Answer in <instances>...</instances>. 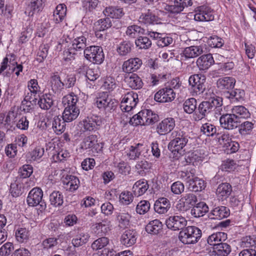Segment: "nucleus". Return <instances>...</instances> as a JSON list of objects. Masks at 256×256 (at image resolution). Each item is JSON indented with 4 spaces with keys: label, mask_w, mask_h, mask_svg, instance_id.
I'll list each match as a JSON object with an SVG mask.
<instances>
[{
    "label": "nucleus",
    "mask_w": 256,
    "mask_h": 256,
    "mask_svg": "<svg viewBox=\"0 0 256 256\" xmlns=\"http://www.w3.org/2000/svg\"><path fill=\"white\" fill-rule=\"evenodd\" d=\"M222 98L214 94L199 104L197 109L199 114L194 118V120H200L213 114L217 118L222 114Z\"/></svg>",
    "instance_id": "obj_1"
},
{
    "label": "nucleus",
    "mask_w": 256,
    "mask_h": 256,
    "mask_svg": "<svg viewBox=\"0 0 256 256\" xmlns=\"http://www.w3.org/2000/svg\"><path fill=\"white\" fill-rule=\"evenodd\" d=\"M78 98L74 92L64 96L62 102L65 106L62 118L66 122H72L76 119L80 114V110L76 106Z\"/></svg>",
    "instance_id": "obj_2"
},
{
    "label": "nucleus",
    "mask_w": 256,
    "mask_h": 256,
    "mask_svg": "<svg viewBox=\"0 0 256 256\" xmlns=\"http://www.w3.org/2000/svg\"><path fill=\"white\" fill-rule=\"evenodd\" d=\"M172 140L168 145V149L172 151L176 159L184 154L183 148L188 142V136L180 130H175L171 134Z\"/></svg>",
    "instance_id": "obj_3"
},
{
    "label": "nucleus",
    "mask_w": 256,
    "mask_h": 256,
    "mask_svg": "<svg viewBox=\"0 0 256 256\" xmlns=\"http://www.w3.org/2000/svg\"><path fill=\"white\" fill-rule=\"evenodd\" d=\"M202 236L200 229L194 226H188L180 231L178 238L184 244H196Z\"/></svg>",
    "instance_id": "obj_4"
},
{
    "label": "nucleus",
    "mask_w": 256,
    "mask_h": 256,
    "mask_svg": "<svg viewBox=\"0 0 256 256\" xmlns=\"http://www.w3.org/2000/svg\"><path fill=\"white\" fill-rule=\"evenodd\" d=\"M85 58L94 64H102L104 58V54L102 47L92 46L86 48L84 51Z\"/></svg>",
    "instance_id": "obj_5"
},
{
    "label": "nucleus",
    "mask_w": 256,
    "mask_h": 256,
    "mask_svg": "<svg viewBox=\"0 0 256 256\" xmlns=\"http://www.w3.org/2000/svg\"><path fill=\"white\" fill-rule=\"evenodd\" d=\"M95 103L99 109L107 112L114 110L118 105V102L108 96L107 92H100L96 98Z\"/></svg>",
    "instance_id": "obj_6"
},
{
    "label": "nucleus",
    "mask_w": 256,
    "mask_h": 256,
    "mask_svg": "<svg viewBox=\"0 0 256 256\" xmlns=\"http://www.w3.org/2000/svg\"><path fill=\"white\" fill-rule=\"evenodd\" d=\"M43 192L42 190L38 188H32L29 192L27 197V202L28 206H39L38 209L42 211L46 208V203L42 200Z\"/></svg>",
    "instance_id": "obj_7"
},
{
    "label": "nucleus",
    "mask_w": 256,
    "mask_h": 256,
    "mask_svg": "<svg viewBox=\"0 0 256 256\" xmlns=\"http://www.w3.org/2000/svg\"><path fill=\"white\" fill-rule=\"evenodd\" d=\"M206 76L202 74L192 75L188 78L189 85L196 95H200L205 90Z\"/></svg>",
    "instance_id": "obj_8"
},
{
    "label": "nucleus",
    "mask_w": 256,
    "mask_h": 256,
    "mask_svg": "<svg viewBox=\"0 0 256 256\" xmlns=\"http://www.w3.org/2000/svg\"><path fill=\"white\" fill-rule=\"evenodd\" d=\"M221 127L224 130H232L236 129L240 121L232 113L221 114L220 118Z\"/></svg>",
    "instance_id": "obj_9"
},
{
    "label": "nucleus",
    "mask_w": 256,
    "mask_h": 256,
    "mask_svg": "<svg viewBox=\"0 0 256 256\" xmlns=\"http://www.w3.org/2000/svg\"><path fill=\"white\" fill-rule=\"evenodd\" d=\"M166 224L172 230H182L186 226L187 220L181 216H172L166 219Z\"/></svg>",
    "instance_id": "obj_10"
},
{
    "label": "nucleus",
    "mask_w": 256,
    "mask_h": 256,
    "mask_svg": "<svg viewBox=\"0 0 256 256\" xmlns=\"http://www.w3.org/2000/svg\"><path fill=\"white\" fill-rule=\"evenodd\" d=\"M138 95L134 92H127L122 100L120 108L122 110L129 112L136 107L138 102Z\"/></svg>",
    "instance_id": "obj_11"
},
{
    "label": "nucleus",
    "mask_w": 256,
    "mask_h": 256,
    "mask_svg": "<svg viewBox=\"0 0 256 256\" xmlns=\"http://www.w3.org/2000/svg\"><path fill=\"white\" fill-rule=\"evenodd\" d=\"M194 20L198 22H208L214 20L212 10L207 6H202L196 8Z\"/></svg>",
    "instance_id": "obj_12"
},
{
    "label": "nucleus",
    "mask_w": 256,
    "mask_h": 256,
    "mask_svg": "<svg viewBox=\"0 0 256 256\" xmlns=\"http://www.w3.org/2000/svg\"><path fill=\"white\" fill-rule=\"evenodd\" d=\"M80 148L84 150H90L92 152H98L101 150L102 146L98 142L97 136L91 134L84 138L80 143Z\"/></svg>",
    "instance_id": "obj_13"
},
{
    "label": "nucleus",
    "mask_w": 256,
    "mask_h": 256,
    "mask_svg": "<svg viewBox=\"0 0 256 256\" xmlns=\"http://www.w3.org/2000/svg\"><path fill=\"white\" fill-rule=\"evenodd\" d=\"M176 94L172 88L166 87L160 89L154 96V100L160 102H167L172 101Z\"/></svg>",
    "instance_id": "obj_14"
},
{
    "label": "nucleus",
    "mask_w": 256,
    "mask_h": 256,
    "mask_svg": "<svg viewBox=\"0 0 256 256\" xmlns=\"http://www.w3.org/2000/svg\"><path fill=\"white\" fill-rule=\"evenodd\" d=\"M191 0H174L172 4H166L164 10L172 14H178L182 12L184 8L192 6Z\"/></svg>",
    "instance_id": "obj_15"
},
{
    "label": "nucleus",
    "mask_w": 256,
    "mask_h": 256,
    "mask_svg": "<svg viewBox=\"0 0 256 256\" xmlns=\"http://www.w3.org/2000/svg\"><path fill=\"white\" fill-rule=\"evenodd\" d=\"M175 126V120L174 118H166L158 124L156 131L158 134L164 135L170 132Z\"/></svg>",
    "instance_id": "obj_16"
},
{
    "label": "nucleus",
    "mask_w": 256,
    "mask_h": 256,
    "mask_svg": "<svg viewBox=\"0 0 256 256\" xmlns=\"http://www.w3.org/2000/svg\"><path fill=\"white\" fill-rule=\"evenodd\" d=\"M236 80L234 78L226 76L218 78L216 82L218 88L224 92H228L232 90L235 86Z\"/></svg>",
    "instance_id": "obj_17"
},
{
    "label": "nucleus",
    "mask_w": 256,
    "mask_h": 256,
    "mask_svg": "<svg viewBox=\"0 0 256 256\" xmlns=\"http://www.w3.org/2000/svg\"><path fill=\"white\" fill-rule=\"evenodd\" d=\"M142 60L138 58H131L125 61L122 64V70L128 73L133 74L142 66Z\"/></svg>",
    "instance_id": "obj_18"
},
{
    "label": "nucleus",
    "mask_w": 256,
    "mask_h": 256,
    "mask_svg": "<svg viewBox=\"0 0 256 256\" xmlns=\"http://www.w3.org/2000/svg\"><path fill=\"white\" fill-rule=\"evenodd\" d=\"M64 188L66 190L74 192L78 190L80 185L78 178L72 175L66 176L62 180Z\"/></svg>",
    "instance_id": "obj_19"
},
{
    "label": "nucleus",
    "mask_w": 256,
    "mask_h": 256,
    "mask_svg": "<svg viewBox=\"0 0 256 256\" xmlns=\"http://www.w3.org/2000/svg\"><path fill=\"white\" fill-rule=\"evenodd\" d=\"M214 62L212 54H206L201 56L196 60V65L200 70H206Z\"/></svg>",
    "instance_id": "obj_20"
},
{
    "label": "nucleus",
    "mask_w": 256,
    "mask_h": 256,
    "mask_svg": "<svg viewBox=\"0 0 256 256\" xmlns=\"http://www.w3.org/2000/svg\"><path fill=\"white\" fill-rule=\"evenodd\" d=\"M37 102L40 108L48 110L54 105V96L50 92L39 95V100Z\"/></svg>",
    "instance_id": "obj_21"
},
{
    "label": "nucleus",
    "mask_w": 256,
    "mask_h": 256,
    "mask_svg": "<svg viewBox=\"0 0 256 256\" xmlns=\"http://www.w3.org/2000/svg\"><path fill=\"white\" fill-rule=\"evenodd\" d=\"M232 192V186L228 182L220 184L216 191V194L220 200L224 201L226 200Z\"/></svg>",
    "instance_id": "obj_22"
},
{
    "label": "nucleus",
    "mask_w": 256,
    "mask_h": 256,
    "mask_svg": "<svg viewBox=\"0 0 256 256\" xmlns=\"http://www.w3.org/2000/svg\"><path fill=\"white\" fill-rule=\"evenodd\" d=\"M137 232L134 230H126L121 236L122 243L128 247L130 246L136 242Z\"/></svg>",
    "instance_id": "obj_23"
},
{
    "label": "nucleus",
    "mask_w": 256,
    "mask_h": 256,
    "mask_svg": "<svg viewBox=\"0 0 256 256\" xmlns=\"http://www.w3.org/2000/svg\"><path fill=\"white\" fill-rule=\"evenodd\" d=\"M230 212L228 208L224 206H218L213 208L208 217L210 219L221 220L230 216Z\"/></svg>",
    "instance_id": "obj_24"
},
{
    "label": "nucleus",
    "mask_w": 256,
    "mask_h": 256,
    "mask_svg": "<svg viewBox=\"0 0 256 256\" xmlns=\"http://www.w3.org/2000/svg\"><path fill=\"white\" fill-rule=\"evenodd\" d=\"M170 208V203L166 198H160L157 200L154 204V211L159 214H164L168 212Z\"/></svg>",
    "instance_id": "obj_25"
},
{
    "label": "nucleus",
    "mask_w": 256,
    "mask_h": 256,
    "mask_svg": "<svg viewBox=\"0 0 256 256\" xmlns=\"http://www.w3.org/2000/svg\"><path fill=\"white\" fill-rule=\"evenodd\" d=\"M102 123L100 118L94 116L83 120L82 124L85 130L92 131L97 130L98 126H101Z\"/></svg>",
    "instance_id": "obj_26"
},
{
    "label": "nucleus",
    "mask_w": 256,
    "mask_h": 256,
    "mask_svg": "<svg viewBox=\"0 0 256 256\" xmlns=\"http://www.w3.org/2000/svg\"><path fill=\"white\" fill-rule=\"evenodd\" d=\"M124 80L132 89H140L143 85L141 78L136 74H128L124 76Z\"/></svg>",
    "instance_id": "obj_27"
},
{
    "label": "nucleus",
    "mask_w": 256,
    "mask_h": 256,
    "mask_svg": "<svg viewBox=\"0 0 256 256\" xmlns=\"http://www.w3.org/2000/svg\"><path fill=\"white\" fill-rule=\"evenodd\" d=\"M148 110H142L137 114L134 115L130 120V124L133 126L142 125L148 126V122L146 121Z\"/></svg>",
    "instance_id": "obj_28"
},
{
    "label": "nucleus",
    "mask_w": 256,
    "mask_h": 256,
    "mask_svg": "<svg viewBox=\"0 0 256 256\" xmlns=\"http://www.w3.org/2000/svg\"><path fill=\"white\" fill-rule=\"evenodd\" d=\"M148 188L147 180L142 179L135 182L132 187V192L135 196L138 197L144 194Z\"/></svg>",
    "instance_id": "obj_29"
},
{
    "label": "nucleus",
    "mask_w": 256,
    "mask_h": 256,
    "mask_svg": "<svg viewBox=\"0 0 256 256\" xmlns=\"http://www.w3.org/2000/svg\"><path fill=\"white\" fill-rule=\"evenodd\" d=\"M232 251L231 246L227 243L220 242L213 248L214 256H228Z\"/></svg>",
    "instance_id": "obj_30"
},
{
    "label": "nucleus",
    "mask_w": 256,
    "mask_h": 256,
    "mask_svg": "<svg viewBox=\"0 0 256 256\" xmlns=\"http://www.w3.org/2000/svg\"><path fill=\"white\" fill-rule=\"evenodd\" d=\"M162 222L156 219L149 222L146 226V230L148 234H158L162 232Z\"/></svg>",
    "instance_id": "obj_31"
},
{
    "label": "nucleus",
    "mask_w": 256,
    "mask_h": 256,
    "mask_svg": "<svg viewBox=\"0 0 256 256\" xmlns=\"http://www.w3.org/2000/svg\"><path fill=\"white\" fill-rule=\"evenodd\" d=\"M232 114L240 120H244L250 117L248 110L242 106H236L232 109Z\"/></svg>",
    "instance_id": "obj_32"
},
{
    "label": "nucleus",
    "mask_w": 256,
    "mask_h": 256,
    "mask_svg": "<svg viewBox=\"0 0 256 256\" xmlns=\"http://www.w3.org/2000/svg\"><path fill=\"white\" fill-rule=\"evenodd\" d=\"M138 20L140 23L146 25L154 24H158V18L148 10L146 12L140 15Z\"/></svg>",
    "instance_id": "obj_33"
},
{
    "label": "nucleus",
    "mask_w": 256,
    "mask_h": 256,
    "mask_svg": "<svg viewBox=\"0 0 256 256\" xmlns=\"http://www.w3.org/2000/svg\"><path fill=\"white\" fill-rule=\"evenodd\" d=\"M245 92L240 88H236L226 92V98H229L232 102H240L244 100Z\"/></svg>",
    "instance_id": "obj_34"
},
{
    "label": "nucleus",
    "mask_w": 256,
    "mask_h": 256,
    "mask_svg": "<svg viewBox=\"0 0 256 256\" xmlns=\"http://www.w3.org/2000/svg\"><path fill=\"white\" fill-rule=\"evenodd\" d=\"M127 36L130 38H136L140 36L141 35L145 34L146 30L136 24L128 26L126 32Z\"/></svg>",
    "instance_id": "obj_35"
},
{
    "label": "nucleus",
    "mask_w": 256,
    "mask_h": 256,
    "mask_svg": "<svg viewBox=\"0 0 256 256\" xmlns=\"http://www.w3.org/2000/svg\"><path fill=\"white\" fill-rule=\"evenodd\" d=\"M104 14L113 18H120L124 14L123 8L118 6L106 7L104 10Z\"/></svg>",
    "instance_id": "obj_36"
},
{
    "label": "nucleus",
    "mask_w": 256,
    "mask_h": 256,
    "mask_svg": "<svg viewBox=\"0 0 256 256\" xmlns=\"http://www.w3.org/2000/svg\"><path fill=\"white\" fill-rule=\"evenodd\" d=\"M208 211V207L204 202H200L191 210L190 214L195 218H199L204 215Z\"/></svg>",
    "instance_id": "obj_37"
},
{
    "label": "nucleus",
    "mask_w": 256,
    "mask_h": 256,
    "mask_svg": "<svg viewBox=\"0 0 256 256\" xmlns=\"http://www.w3.org/2000/svg\"><path fill=\"white\" fill-rule=\"evenodd\" d=\"M203 52V48L200 46H190L184 48L183 54L187 58H194L198 56Z\"/></svg>",
    "instance_id": "obj_38"
},
{
    "label": "nucleus",
    "mask_w": 256,
    "mask_h": 256,
    "mask_svg": "<svg viewBox=\"0 0 256 256\" xmlns=\"http://www.w3.org/2000/svg\"><path fill=\"white\" fill-rule=\"evenodd\" d=\"M86 38L84 36H80L75 38L72 42L70 47L76 51L79 54L84 50L86 46Z\"/></svg>",
    "instance_id": "obj_39"
},
{
    "label": "nucleus",
    "mask_w": 256,
    "mask_h": 256,
    "mask_svg": "<svg viewBox=\"0 0 256 256\" xmlns=\"http://www.w3.org/2000/svg\"><path fill=\"white\" fill-rule=\"evenodd\" d=\"M90 236L87 232H81L72 240L74 247H79L86 244L89 240Z\"/></svg>",
    "instance_id": "obj_40"
},
{
    "label": "nucleus",
    "mask_w": 256,
    "mask_h": 256,
    "mask_svg": "<svg viewBox=\"0 0 256 256\" xmlns=\"http://www.w3.org/2000/svg\"><path fill=\"white\" fill-rule=\"evenodd\" d=\"M227 238V234L224 232H217L211 234L208 238V243L213 246L217 245L218 243L222 242Z\"/></svg>",
    "instance_id": "obj_41"
},
{
    "label": "nucleus",
    "mask_w": 256,
    "mask_h": 256,
    "mask_svg": "<svg viewBox=\"0 0 256 256\" xmlns=\"http://www.w3.org/2000/svg\"><path fill=\"white\" fill-rule=\"evenodd\" d=\"M146 149L145 146L142 144H138L136 146H132L130 148V152L128 156L130 160H136L139 158L142 152Z\"/></svg>",
    "instance_id": "obj_42"
},
{
    "label": "nucleus",
    "mask_w": 256,
    "mask_h": 256,
    "mask_svg": "<svg viewBox=\"0 0 256 256\" xmlns=\"http://www.w3.org/2000/svg\"><path fill=\"white\" fill-rule=\"evenodd\" d=\"M66 121L61 120V118L59 116H56L54 118L52 121V128L54 130L56 133L57 134H59L63 132L66 128Z\"/></svg>",
    "instance_id": "obj_43"
},
{
    "label": "nucleus",
    "mask_w": 256,
    "mask_h": 256,
    "mask_svg": "<svg viewBox=\"0 0 256 256\" xmlns=\"http://www.w3.org/2000/svg\"><path fill=\"white\" fill-rule=\"evenodd\" d=\"M254 128V124L249 121L244 120H240L238 124V131L242 136H246L250 134Z\"/></svg>",
    "instance_id": "obj_44"
},
{
    "label": "nucleus",
    "mask_w": 256,
    "mask_h": 256,
    "mask_svg": "<svg viewBox=\"0 0 256 256\" xmlns=\"http://www.w3.org/2000/svg\"><path fill=\"white\" fill-rule=\"evenodd\" d=\"M133 46L134 45L132 42L130 41L124 40L118 44L116 50L120 56H125L131 52Z\"/></svg>",
    "instance_id": "obj_45"
},
{
    "label": "nucleus",
    "mask_w": 256,
    "mask_h": 256,
    "mask_svg": "<svg viewBox=\"0 0 256 256\" xmlns=\"http://www.w3.org/2000/svg\"><path fill=\"white\" fill-rule=\"evenodd\" d=\"M178 176L182 180L188 184L192 182L196 177V170L194 168H187L184 171L178 172Z\"/></svg>",
    "instance_id": "obj_46"
},
{
    "label": "nucleus",
    "mask_w": 256,
    "mask_h": 256,
    "mask_svg": "<svg viewBox=\"0 0 256 256\" xmlns=\"http://www.w3.org/2000/svg\"><path fill=\"white\" fill-rule=\"evenodd\" d=\"M44 0H32L30 4L27 6L26 12L32 16L35 12H40L42 8Z\"/></svg>",
    "instance_id": "obj_47"
},
{
    "label": "nucleus",
    "mask_w": 256,
    "mask_h": 256,
    "mask_svg": "<svg viewBox=\"0 0 256 256\" xmlns=\"http://www.w3.org/2000/svg\"><path fill=\"white\" fill-rule=\"evenodd\" d=\"M192 182L188 184V189L193 192H200L206 188V183L202 179L196 176Z\"/></svg>",
    "instance_id": "obj_48"
},
{
    "label": "nucleus",
    "mask_w": 256,
    "mask_h": 256,
    "mask_svg": "<svg viewBox=\"0 0 256 256\" xmlns=\"http://www.w3.org/2000/svg\"><path fill=\"white\" fill-rule=\"evenodd\" d=\"M50 201L56 207L60 206L64 202V196L60 192L54 191L50 195Z\"/></svg>",
    "instance_id": "obj_49"
},
{
    "label": "nucleus",
    "mask_w": 256,
    "mask_h": 256,
    "mask_svg": "<svg viewBox=\"0 0 256 256\" xmlns=\"http://www.w3.org/2000/svg\"><path fill=\"white\" fill-rule=\"evenodd\" d=\"M110 240L106 236H101L95 240L91 245L94 250H98L105 248L109 244Z\"/></svg>",
    "instance_id": "obj_50"
},
{
    "label": "nucleus",
    "mask_w": 256,
    "mask_h": 256,
    "mask_svg": "<svg viewBox=\"0 0 256 256\" xmlns=\"http://www.w3.org/2000/svg\"><path fill=\"white\" fill-rule=\"evenodd\" d=\"M50 82L52 89L55 93L60 92L64 88V84L62 82L58 75L54 74L52 76Z\"/></svg>",
    "instance_id": "obj_51"
},
{
    "label": "nucleus",
    "mask_w": 256,
    "mask_h": 256,
    "mask_svg": "<svg viewBox=\"0 0 256 256\" xmlns=\"http://www.w3.org/2000/svg\"><path fill=\"white\" fill-rule=\"evenodd\" d=\"M197 102L194 98H190L186 100L183 104L184 111L188 114L193 113L196 108Z\"/></svg>",
    "instance_id": "obj_52"
},
{
    "label": "nucleus",
    "mask_w": 256,
    "mask_h": 256,
    "mask_svg": "<svg viewBox=\"0 0 256 256\" xmlns=\"http://www.w3.org/2000/svg\"><path fill=\"white\" fill-rule=\"evenodd\" d=\"M95 30L105 31L112 26V20L109 18L98 20L94 24Z\"/></svg>",
    "instance_id": "obj_53"
},
{
    "label": "nucleus",
    "mask_w": 256,
    "mask_h": 256,
    "mask_svg": "<svg viewBox=\"0 0 256 256\" xmlns=\"http://www.w3.org/2000/svg\"><path fill=\"white\" fill-rule=\"evenodd\" d=\"M135 44L137 47L140 49L147 50L152 46V42L147 36H138L135 40Z\"/></svg>",
    "instance_id": "obj_54"
},
{
    "label": "nucleus",
    "mask_w": 256,
    "mask_h": 256,
    "mask_svg": "<svg viewBox=\"0 0 256 256\" xmlns=\"http://www.w3.org/2000/svg\"><path fill=\"white\" fill-rule=\"evenodd\" d=\"M150 168V164L145 160L138 162L135 166L136 172L141 176H144L146 171H148Z\"/></svg>",
    "instance_id": "obj_55"
},
{
    "label": "nucleus",
    "mask_w": 256,
    "mask_h": 256,
    "mask_svg": "<svg viewBox=\"0 0 256 256\" xmlns=\"http://www.w3.org/2000/svg\"><path fill=\"white\" fill-rule=\"evenodd\" d=\"M200 132L207 136H212L216 134V127L210 123H206L200 128Z\"/></svg>",
    "instance_id": "obj_56"
},
{
    "label": "nucleus",
    "mask_w": 256,
    "mask_h": 256,
    "mask_svg": "<svg viewBox=\"0 0 256 256\" xmlns=\"http://www.w3.org/2000/svg\"><path fill=\"white\" fill-rule=\"evenodd\" d=\"M150 208V204L148 200H140L136 206V212L140 214H144L148 212Z\"/></svg>",
    "instance_id": "obj_57"
},
{
    "label": "nucleus",
    "mask_w": 256,
    "mask_h": 256,
    "mask_svg": "<svg viewBox=\"0 0 256 256\" xmlns=\"http://www.w3.org/2000/svg\"><path fill=\"white\" fill-rule=\"evenodd\" d=\"M241 246L243 247H255L256 246V235L246 236L242 238Z\"/></svg>",
    "instance_id": "obj_58"
},
{
    "label": "nucleus",
    "mask_w": 256,
    "mask_h": 256,
    "mask_svg": "<svg viewBox=\"0 0 256 256\" xmlns=\"http://www.w3.org/2000/svg\"><path fill=\"white\" fill-rule=\"evenodd\" d=\"M79 54L76 51L74 50L71 47H68L65 49L63 52V60L67 62L74 60L76 56Z\"/></svg>",
    "instance_id": "obj_59"
},
{
    "label": "nucleus",
    "mask_w": 256,
    "mask_h": 256,
    "mask_svg": "<svg viewBox=\"0 0 256 256\" xmlns=\"http://www.w3.org/2000/svg\"><path fill=\"white\" fill-rule=\"evenodd\" d=\"M49 48L50 46L48 44L41 45L40 46L39 50L37 54V58H36V60L38 62H42L47 57Z\"/></svg>",
    "instance_id": "obj_60"
},
{
    "label": "nucleus",
    "mask_w": 256,
    "mask_h": 256,
    "mask_svg": "<svg viewBox=\"0 0 256 256\" xmlns=\"http://www.w3.org/2000/svg\"><path fill=\"white\" fill-rule=\"evenodd\" d=\"M92 226V230L94 234L100 236H102L107 232L108 228L106 224L102 222L96 223Z\"/></svg>",
    "instance_id": "obj_61"
},
{
    "label": "nucleus",
    "mask_w": 256,
    "mask_h": 256,
    "mask_svg": "<svg viewBox=\"0 0 256 256\" xmlns=\"http://www.w3.org/2000/svg\"><path fill=\"white\" fill-rule=\"evenodd\" d=\"M10 192L13 197L18 196L23 192L22 184L18 182L11 184Z\"/></svg>",
    "instance_id": "obj_62"
},
{
    "label": "nucleus",
    "mask_w": 256,
    "mask_h": 256,
    "mask_svg": "<svg viewBox=\"0 0 256 256\" xmlns=\"http://www.w3.org/2000/svg\"><path fill=\"white\" fill-rule=\"evenodd\" d=\"M166 74H150L148 79V82L150 84L151 86H154L158 84L160 82H162V80L166 78Z\"/></svg>",
    "instance_id": "obj_63"
},
{
    "label": "nucleus",
    "mask_w": 256,
    "mask_h": 256,
    "mask_svg": "<svg viewBox=\"0 0 256 256\" xmlns=\"http://www.w3.org/2000/svg\"><path fill=\"white\" fill-rule=\"evenodd\" d=\"M33 172V168L30 164H24L18 170L20 178H25L30 177Z\"/></svg>",
    "instance_id": "obj_64"
}]
</instances>
